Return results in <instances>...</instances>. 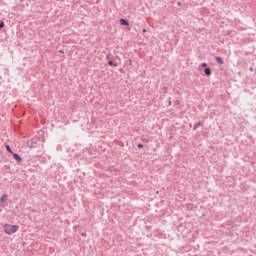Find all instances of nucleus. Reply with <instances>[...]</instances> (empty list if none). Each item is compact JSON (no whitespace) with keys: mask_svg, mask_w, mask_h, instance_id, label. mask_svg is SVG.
<instances>
[{"mask_svg":"<svg viewBox=\"0 0 256 256\" xmlns=\"http://www.w3.org/2000/svg\"><path fill=\"white\" fill-rule=\"evenodd\" d=\"M19 231V225H11V224H5L4 225V232L6 235H13Z\"/></svg>","mask_w":256,"mask_h":256,"instance_id":"f257e3e1","label":"nucleus"},{"mask_svg":"<svg viewBox=\"0 0 256 256\" xmlns=\"http://www.w3.org/2000/svg\"><path fill=\"white\" fill-rule=\"evenodd\" d=\"M5 201H7V194H3V195L0 197V202H1V206H2V207H5Z\"/></svg>","mask_w":256,"mask_h":256,"instance_id":"f03ea898","label":"nucleus"},{"mask_svg":"<svg viewBox=\"0 0 256 256\" xmlns=\"http://www.w3.org/2000/svg\"><path fill=\"white\" fill-rule=\"evenodd\" d=\"M120 24L125 25L126 27H129V22L123 18L120 19Z\"/></svg>","mask_w":256,"mask_h":256,"instance_id":"7ed1b4c3","label":"nucleus"},{"mask_svg":"<svg viewBox=\"0 0 256 256\" xmlns=\"http://www.w3.org/2000/svg\"><path fill=\"white\" fill-rule=\"evenodd\" d=\"M216 61H217V63L219 64V65H223V58L222 57H216Z\"/></svg>","mask_w":256,"mask_h":256,"instance_id":"20e7f679","label":"nucleus"},{"mask_svg":"<svg viewBox=\"0 0 256 256\" xmlns=\"http://www.w3.org/2000/svg\"><path fill=\"white\" fill-rule=\"evenodd\" d=\"M13 157H14V159H16V161H19V162L23 161L21 156H19L18 154H13Z\"/></svg>","mask_w":256,"mask_h":256,"instance_id":"39448f33","label":"nucleus"},{"mask_svg":"<svg viewBox=\"0 0 256 256\" xmlns=\"http://www.w3.org/2000/svg\"><path fill=\"white\" fill-rule=\"evenodd\" d=\"M204 73H205V75H207V77H209V75H211V69L205 68Z\"/></svg>","mask_w":256,"mask_h":256,"instance_id":"423d86ee","label":"nucleus"},{"mask_svg":"<svg viewBox=\"0 0 256 256\" xmlns=\"http://www.w3.org/2000/svg\"><path fill=\"white\" fill-rule=\"evenodd\" d=\"M108 65H109L110 67H117V63H114V62L111 61V60L108 61Z\"/></svg>","mask_w":256,"mask_h":256,"instance_id":"0eeeda50","label":"nucleus"},{"mask_svg":"<svg viewBox=\"0 0 256 256\" xmlns=\"http://www.w3.org/2000/svg\"><path fill=\"white\" fill-rule=\"evenodd\" d=\"M6 150H7L9 153H13V150H11V146H9V145H6Z\"/></svg>","mask_w":256,"mask_h":256,"instance_id":"6e6552de","label":"nucleus"},{"mask_svg":"<svg viewBox=\"0 0 256 256\" xmlns=\"http://www.w3.org/2000/svg\"><path fill=\"white\" fill-rule=\"evenodd\" d=\"M3 27H5V23L0 21V29H3Z\"/></svg>","mask_w":256,"mask_h":256,"instance_id":"1a4fd4ad","label":"nucleus"},{"mask_svg":"<svg viewBox=\"0 0 256 256\" xmlns=\"http://www.w3.org/2000/svg\"><path fill=\"white\" fill-rule=\"evenodd\" d=\"M138 147L141 149L143 148V144H138Z\"/></svg>","mask_w":256,"mask_h":256,"instance_id":"9d476101","label":"nucleus"},{"mask_svg":"<svg viewBox=\"0 0 256 256\" xmlns=\"http://www.w3.org/2000/svg\"><path fill=\"white\" fill-rule=\"evenodd\" d=\"M207 66V63H202V67H206Z\"/></svg>","mask_w":256,"mask_h":256,"instance_id":"9b49d317","label":"nucleus"},{"mask_svg":"<svg viewBox=\"0 0 256 256\" xmlns=\"http://www.w3.org/2000/svg\"><path fill=\"white\" fill-rule=\"evenodd\" d=\"M142 31H143V33H147V29H143Z\"/></svg>","mask_w":256,"mask_h":256,"instance_id":"f8f14e48","label":"nucleus"},{"mask_svg":"<svg viewBox=\"0 0 256 256\" xmlns=\"http://www.w3.org/2000/svg\"><path fill=\"white\" fill-rule=\"evenodd\" d=\"M129 63H130V65H133V62L131 60H129Z\"/></svg>","mask_w":256,"mask_h":256,"instance_id":"ddd939ff","label":"nucleus"}]
</instances>
